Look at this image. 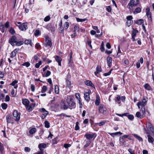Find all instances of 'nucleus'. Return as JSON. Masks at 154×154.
<instances>
[{
  "mask_svg": "<svg viewBox=\"0 0 154 154\" xmlns=\"http://www.w3.org/2000/svg\"><path fill=\"white\" fill-rule=\"evenodd\" d=\"M39 30H36L34 33V35L35 36H38L39 35Z\"/></svg>",
  "mask_w": 154,
  "mask_h": 154,
  "instance_id": "58",
  "label": "nucleus"
},
{
  "mask_svg": "<svg viewBox=\"0 0 154 154\" xmlns=\"http://www.w3.org/2000/svg\"><path fill=\"white\" fill-rule=\"evenodd\" d=\"M42 64V62L39 61L38 63H36L35 65V67L36 68H38Z\"/></svg>",
  "mask_w": 154,
  "mask_h": 154,
  "instance_id": "54",
  "label": "nucleus"
},
{
  "mask_svg": "<svg viewBox=\"0 0 154 154\" xmlns=\"http://www.w3.org/2000/svg\"><path fill=\"white\" fill-rule=\"evenodd\" d=\"M9 32L12 35L14 34L15 32L14 29L12 27H11L10 28Z\"/></svg>",
  "mask_w": 154,
  "mask_h": 154,
  "instance_id": "49",
  "label": "nucleus"
},
{
  "mask_svg": "<svg viewBox=\"0 0 154 154\" xmlns=\"http://www.w3.org/2000/svg\"><path fill=\"white\" fill-rule=\"evenodd\" d=\"M45 125V127L46 128H49L50 127V124L47 121H45L44 122Z\"/></svg>",
  "mask_w": 154,
  "mask_h": 154,
  "instance_id": "43",
  "label": "nucleus"
},
{
  "mask_svg": "<svg viewBox=\"0 0 154 154\" xmlns=\"http://www.w3.org/2000/svg\"><path fill=\"white\" fill-rule=\"evenodd\" d=\"M146 127L148 130L152 131L154 128L152 124L149 122H147L146 124Z\"/></svg>",
  "mask_w": 154,
  "mask_h": 154,
  "instance_id": "15",
  "label": "nucleus"
},
{
  "mask_svg": "<svg viewBox=\"0 0 154 154\" xmlns=\"http://www.w3.org/2000/svg\"><path fill=\"white\" fill-rule=\"evenodd\" d=\"M79 27L77 25H75L74 27V32H76L77 31L78 32L79 31Z\"/></svg>",
  "mask_w": 154,
  "mask_h": 154,
  "instance_id": "46",
  "label": "nucleus"
},
{
  "mask_svg": "<svg viewBox=\"0 0 154 154\" xmlns=\"http://www.w3.org/2000/svg\"><path fill=\"white\" fill-rule=\"evenodd\" d=\"M138 31L137 30L133 29L132 31L131 37H135L136 36L138 32Z\"/></svg>",
  "mask_w": 154,
  "mask_h": 154,
  "instance_id": "30",
  "label": "nucleus"
},
{
  "mask_svg": "<svg viewBox=\"0 0 154 154\" xmlns=\"http://www.w3.org/2000/svg\"><path fill=\"white\" fill-rule=\"evenodd\" d=\"M109 134H110L112 136L114 137L115 135H117L118 134H119L120 135H121L122 134V133L121 132H118L114 133H109Z\"/></svg>",
  "mask_w": 154,
  "mask_h": 154,
  "instance_id": "33",
  "label": "nucleus"
},
{
  "mask_svg": "<svg viewBox=\"0 0 154 154\" xmlns=\"http://www.w3.org/2000/svg\"><path fill=\"white\" fill-rule=\"evenodd\" d=\"M9 42L12 46L16 45L17 46H20L23 44V41H19L16 37L15 35L12 36L9 40Z\"/></svg>",
  "mask_w": 154,
  "mask_h": 154,
  "instance_id": "1",
  "label": "nucleus"
},
{
  "mask_svg": "<svg viewBox=\"0 0 154 154\" xmlns=\"http://www.w3.org/2000/svg\"><path fill=\"white\" fill-rule=\"evenodd\" d=\"M22 65L23 66H26V67H28L30 66V63L28 62H26L23 63Z\"/></svg>",
  "mask_w": 154,
  "mask_h": 154,
  "instance_id": "48",
  "label": "nucleus"
},
{
  "mask_svg": "<svg viewBox=\"0 0 154 154\" xmlns=\"http://www.w3.org/2000/svg\"><path fill=\"white\" fill-rule=\"evenodd\" d=\"M79 122H77L76 123V125L75 126V130L76 131H77L79 130Z\"/></svg>",
  "mask_w": 154,
  "mask_h": 154,
  "instance_id": "52",
  "label": "nucleus"
},
{
  "mask_svg": "<svg viewBox=\"0 0 154 154\" xmlns=\"http://www.w3.org/2000/svg\"><path fill=\"white\" fill-rule=\"evenodd\" d=\"M147 137L148 142L149 143H152L154 142L153 138L149 135H147Z\"/></svg>",
  "mask_w": 154,
  "mask_h": 154,
  "instance_id": "28",
  "label": "nucleus"
},
{
  "mask_svg": "<svg viewBox=\"0 0 154 154\" xmlns=\"http://www.w3.org/2000/svg\"><path fill=\"white\" fill-rule=\"evenodd\" d=\"M90 93L89 92H88L84 94L85 100L88 102L90 100V99L89 95Z\"/></svg>",
  "mask_w": 154,
  "mask_h": 154,
  "instance_id": "20",
  "label": "nucleus"
},
{
  "mask_svg": "<svg viewBox=\"0 0 154 154\" xmlns=\"http://www.w3.org/2000/svg\"><path fill=\"white\" fill-rule=\"evenodd\" d=\"M19 28L22 31L26 30L28 28L27 25L26 23H23L19 26Z\"/></svg>",
  "mask_w": 154,
  "mask_h": 154,
  "instance_id": "12",
  "label": "nucleus"
},
{
  "mask_svg": "<svg viewBox=\"0 0 154 154\" xmlns=\"http://www.w3.org/2000/svg\"><path fill=\"white\" fill-rule=\"evenodd\" d=\"M136 116L137 117L140 118V119H142L144 117L142 114H141L140 112H137L136 114Z\"/></svg>",
  "mask_w": 154,
  "mask_h": 154,
  "instance_id": "32",
  "label": "nucleus"
},
{
  "mask_svg": "<svg viewBox=\"0 0 154 154\" xmlns=\"http://www.w3.org/2000/svg\"><path fill=\"white\" fill-rule=\"evenodd\" d=\"M31 41L30 40H26L25 41L24 43L25 44H29L31 45Z\"/></svg>",
  "mask_w": 154,
  "mask_h": 154,
  "instance_id": "55",
  "label": "nucleus"
},
{
  "mask_svg": "<svg viewBox=\"0 0 154 154\" xmlns=\"http://www.w3.org/2000/svg\"><path fill=\"white\" fill-rule=\"evenodd\" d=\"M10 98L9 96L8 95H7L6 96L5 98V101L6 102H8L9 101Z\"/></svg>",
  "mask_w": 154,
  "mask_h": 154,
  "instance_id": "63",
  "label": "nucleus"
},
{
  "mask_svg": "<svg viewBox=\"0 0 154 154\" xmlns=\"http://www.w3.org/2000/svg\"><path fill=\"white\" fill-rule=\"evenodd\" d=\"M47 87L46 86H43L41 92L42 93H44L45 92L46 90H47Z\"/></svg>",
  "mask_w": 154,
  "mask_h": 154,
  "instance_id": "45",
  "label": "nucleus"
},
{
  "mask_svg": "<svg viewBox=\"0 0 154 154\" xmlns=\"http://www.w3.org/2000/svg\"><path fill=\"white\" fill-rule=\"evenodd\" d=\"M147 98L146 99L145 97H143L142 100L138 102L139 104L140 105V106H146L147 102Z\"/></svg>",
  "mask_w": 154,
  "mask_h": 154,
  "instance_id": "11",
  "label": "nucleus"
},
{
  "mask_svg": "<svg viewBox=\"0 0 154 154\" xmlns=\"http://www.w3.org/2000/svg\"><path fill=\"white\" fill-rule=\"evenodd\" d=\"M55 92L56 94H58L59 92V88L57 85H55Z\"/></svg>",
  "mask_w": 154,
  "mask_h": 154,
  "instance_id": "35",
  "label": "nucleus"
},
{
  "mask_svg": "<svg viewBox=\"0 0 154 154\" xmlns=\"http://www.w3.org/2000/svg\"><path fill=\"white\" fill-rule=\"evenodd\" d=\"M127 19L128 20L132 21L131 20L133 18V17L132 16H129L127 17Z\"/></svg>",
  "mask_w": 154,
  "mask_h": 154,
  "instance_id": "64",
  "label": "nucleus"
},
{
  "mask_svg": "<svg viewBox=\"0 0 154 154\" xmlns=\"http://www.w3.org/2000/svg\"><path fill=\"white\" fill-rule=\"evenodd\" d=\"M91 141L90 140H88L86 142L84 146V147L86 148L91 143Z\"/></svg>",
  "mask_w": 154,
  "mask_h": 154,
  "instance_id": "40",
  "label": "nucleus"
},
{
  "mask_svg": "<svg viewBox=\"0 0 154 154\" xmlns=\"http://www.w3.org/2000/svg\"><path fill=\"white\" fill-rule=\"evenodd\" d=\"M56 61L58 63L59 66H61V61L62 60V59L59 56L56 55L54 57Z\"/></svg>",
  "mask_w": 154,
  "mask_h": 154,
  "instance_id": "14",
  "label": "nucleus"
},
{
  "mask_svg": "<svg viewBox=\"0 0 154 154\" xmlns=\"http://www.w3.org/2000/svg\"><path fill=\"white\" fill-rule=\"evenodd\" d=\"M71 75L69 73H68L66 76V84L67 86L69 88L71 87V82L70 81L71 78Z\"/></svg>",
  "mask_w": 154,
  "mask_h": 154,
  "instance_id": "6",
  "label": "nucleus"
},
{
  "mask_svg": "<svg viewBox=\"0 0 154 154\" xmlns=\"http://www.w3.org/2000/svg\"><path fill=\"white\" fill-rule=\"evenodd\" d=\"M36 131V129L35 128H31L29 131V133L31 134H33L35 133Z\"/></svg>",
  "mask_w": 154,
  "mask_h": 154,
  "instance_id": "37",
  "label": "nucleus"
},
{
  "mask_svg": "<svg viewBox=\"0 0 154 154\" xmlns=\"http://www.w3.org/2000/svg\"><path fill=\"white\" fill-rule=\"evenodd\" d=\"M143 87L149 91H152L153 90L151 87L148 83L145 84Z\"/></svg>",
  "mask_w": 154,
  "mask_h": 154,
  "instance_id": "17",
  "label": "nucleus"
},
{
  "mask_svg": "<svg viewBox=\"0 0 154 154\" xmlns=\"http://www.w3.org/2000/svg\"><path fill=\"white\" fill-rule=\"evenodd\" d=\"M13 116L16 122H18L20 119V113H18V112L16 110H14L13 113Z\"/></svg>",
  "mask_w": 154,
  "mask_h": 154,
  "instance_id": "5",
  "label": "nucleus"
},
{
  "mask_svg": "<svg viewBox=\"0 0 154 154\" xmlns=\"http://www.w3.org/2000/svg\"><path fill=\"white\" fill-rule=\"evenodd\" d=\"M133 23V21L128 20L127 22V24L128 26H129L131 25Z\"/></svg>",
  "mask_w": 154,
  "mask_h": 154,
  "instance_id": "56",
  "label": "nucleus"
},
{
  "mask_svg": "<svg viewBox=\"0 0 154 154\" xmlns=\"http://www.w3.org/2000/svg\"><path fill=\"white\" fill-rule=\"evenodd\" d=\"M22 103L23 104L26 106L29 104V101L27 99H25L22 100Z\"/></svg>",
  "mask_w": 154,
  "mask_h": 154,
  "instance_id": "24",
  "label": "nucleus"
},
{
  "mask_svg": "<svg viewBox=\"0 0 154 154\" xmlns=\"http://www.w3.org/2000/svg\"><path fill=\"white\" fill-rule=\"evenodd\" d=\"M18 82L17 80H15L13 81L10 84V85L13 86H14L15 84L18 83Z\"/></svg>",
  "mask_w": 154,
  "mask_h": 154,
  "instance_id": "51",
  "label": "nucleus"
},
{
  "mask_svg": "<svg viewBox=\"0 0 154 154\" xmlns=\"http://www.w3.org/2000/svg\"><path fill=\"white\" fill-rule=\"evenodd\" d=\"M127 114L128 115L126 116L128 117L129 119L131 120H132L134 118V116L133 115H129V113H128Z\"/></svg>",
  "mask_w": 154,
  "mask_h": 154,
  "instance_id": "41",
  "label": "nucleus"
},
{
  "mask_svg": "<svg viewBox=\"0 0 154 154\" xmlns=\"http://www.w3.org/2000/svg\"><path fill=\"white\" fill-rule=\"evenodd\" d=\"M146 15H147V17L148 18L149 20L151 21L152 20V17L151 15V13L149 12V9L148 8H147L146 9Z\"/></svg>",
  "mask_w": 154,
  "mask_h": 154,
  "instance_id": "19",
  "label": "nucleus"
},
{
  "mask_svg": "<svg viewBox=\"0 0 154 154\" xmlns=\"http://www.w3.org/2000/svg\"><path fill=\"white\" fill-rule=\"evenodd\" d=\"M69 26V24L68 22H66L65 24V28L66 29H67Z\"/></svg>",
  "mask_w": 154,
  "mask_h": 154,
  "instance_id": "61",
  "label": "nucleus"
},
{
  "mask_svg": "<svg viewBox=\"0 0 154 154\" xmlns=\"http://www.w3.org/2000/svg\"><path fill=\"white\" fill-rule=\"evenodd\" d=\"M6 119L7 122L8 123H13L14 121H15V120L13 117L9 115L6 116Z\"/></svg>",
  "mask_w": 154,
  "mask_h": 154,
  "instance_id": "9",
  "label": "nucleus"
},
{
  "mask_svg": "<svg viewBox=\"0 0 154 154\" xmlns=\"http://www.w3.org/2000/svg\"><path fill=\"white\" fill-rule=\"evenodd\" d=\"M31 90L32 92H34L35 90V86L33 84H32L31 85Z\"/></svg>",
  "mask_w": 154,
  "mask_h": 154,
  "instance_id": "59",
  "label": "nucleus"
},
{
  "mask_svg": "<svg viewBox=\"0 0 154 154\" xmlns=\"http://www.w3.org/2000/svg\"><path fill=\"white\" fill-rule=\"evenodd\" d=\"M7 104L5 103H3L1 104V107L3 109H6L7 107Z\"/></svg>",
  "mask_w": 154,
  "mask_h": 154,
  "instance_id": "36",
  "label": "nucleus"
},
{
  "mask_svg": "<svg viewBox=\"0 0 154 154\" xmlns=\"http://www.w3.org/2000/svg\"><path fill=\"white\" fill-rule=\"evenodd\" d=\"M87 41L88 45H89L91 48H92V45H91V40L89 39L88 38Z\"/></svg>",
  "mask_w": 154,
  "mask_h": 154,
  "instance_id": "60",
  "label": "nucleus"
},
{
  "mask_svg": "<svg viewBox=\"0 0 154 154\" xmlns=\"http://www.w3.org/2000/svg\"><path fill=\"white\" fill-rule=\"evenodd\" d=\"M35 104L34 103L31 104L30 105L29 104L26 106V108L29 112H31L32 111L33 109L35 107Z\"/></svg>",
  "mask_w": 154,
  "mask_h": 154,
  "instance_id": "10",
  "label": "nucleus"
},
{
  "mask_svg": "<svg viewBox=\"0 0 154 154\" xmlns=\"http://www.w3.org/2000/svg\"><path fill=\"white\" fill-rule=\"evenodd\" d=\"M76 19L78 22H83L87 20L86 18L82 19L79 18H76Z\"/></svg>",
  "mask_w": 154,
  "mask_h": 154,
  "instance_id": "39",
  "label": "nucleus"
},
{
  "mask_svg": "<svg viewBox=\"0 0 154 154\" xmlns=\"http://www.w3.org/2000/svg\"><path fill=\"white\" fill-rule=\"evenodd\" d=\"M51 74V72L49 71H47L45 75H43L42 76L43 77H47L50 75Z\"/></svg>",
  "mask_w": 154,
  "mask_h": 154,
  "instance_id": "42",
  "label": "nucleus"
},
{
  "mask_svg": "<svg viewBox=\"0 0 154 154\" xmlns=\"http://www.w3.org/2000/svg\"><path fill=\"white\" fill-rule=\"evenodd\" d=\"M143 20L142 19H140L137 20H134L135 23L139 25H140L143 23Z\"/></svg>",
  "mask_w": 154,
  "mask_h": 154,
  "instance_id": "25",
  "label": "nucleus"
},
{
  "mask_svg": "<svg viewBox=\"0 0 154 154\" xmlns=\"http://www.w3.org/2000/svg\"><path fill=\"white\" fill-rule=\"evenodd\" d=\"M100 102V99L99 95L96 96V99L95 101V104L96 106H98Z\"/></svg>",
  "mask_w": 154,
  "mask_h": 154,
  "instance_id": "23",
  "label": "nucleus"
},
{
  "mask_svg": "<svg viewBox=\"0 0 154 154\" xmlns=\"http://www.w3.org/2000/svg\"><path fill=\"white\" fill-rule=\"evenodd\" d=\"M59 32L61 33H63L64 32V28L62 26H61L60 27V28L59 29Z\"/></svg>",
  "mask_w": 154,
  "mask_h": 154,
  "instance_id": "47",
  "label": "nucleus"
},
{
  "mask_svg": "<svg viewBox=\"0 0 154 154\" xmlns=\"http://www.w3.org/2000/svg\"><path fill=\"white\" fill-rule=\"evenodd\" d=\"M19 50V48H16L10 54V57L11 58H13L16 55L17 53Z\"/></svg>",
  "mask_w": 154,
  "mask_h": 154,
  "instance_id": "13",
  "label": "nucleus"
},
{
  "mask_svg": "<svg viewBox=\"0 0 154 154\" xmlns=\"http://www.w3.org/2000/svg\"><path fill=\"white\" fill-rule=\"evenodd\" d=\"M112 58L111 57L108 56L107 57V62L108 66L110 67L112 66Z\"/></svg>",
  "mask_w": 154,
  "mask_h": 154,
  "instance_id": "16",
  "label": "nucleus"
},
{
  "mask_svg": "<svg viewBox=\"0 0 154 154\" xmlns=\"http://www.w3.org/2000/svg\"><path fill=\"white\" fill-rule=\"evenodd\" d=\"M100 49L101 51H103L104 50V44L103 42H102V43L101 44V46L100 48Z\"/></svg>",
  "mask_w": 154,
  "mask_h": 154,
  "instance_id": "53",
  "label": "nucleus"
},
{
  "mask_svg": "<svg viewBox=\"0 0 154 154\" xmlns=\"http://www.w3.org/2000/svg\"><path fill=\"white\" fill-rule=\"evenodd\" d=\"M99 112L103 115H106L108 113V111L104 105L100 104L99 107Z\"/></svg>",
  "mask_w": 154,
  "mask_h": 154,
  "instance_id": "3",
  "label": "nucleus"
},
{
  "mask_svg": "<svg viewBox=\"0 0 154 154\" xmlns=\"http://www.w3.org/2000/svg\"><path fill=\"white\" fill-rule=\"evenodd\" d=\"M72 52H70V55L68 58V64H69L71 62V59L72 58Z\"/></svg>",
  "mask_w": 154,
  "mask_h": 154,
  "instance_id": "38",
  "label": "nucleus"
},
{
  "mask_svg": "<svg viewBox=\"0 0 154 154\" xmlns=\"http://www.w3.org/2000/svg\"><path fill=\"white\" fill-rule=\"evenodd\" d=\"M112 70H111L109 72L107 73H104L103 74V75L105 76H107L109 75L111 73V71Z\"/></svg>",
  "mask_w": 154,
  "mask_h": 154,
  "instance_id": "62",
  "label": "nucleus"
},
{
  "mask_svg": "<svg viewBox=\"0 0 154 154\" xmlns=\"http://www.w3.org/2000/svg\"><path fill=\"white\" fill-rule=\"evenodd\" d=\"M45 40L47 45L50 47H51L52 46V42L49 37L48 36H46Z\"/></svg>",
  "mask_w": 154,
  "mask_h": 154,
  "instance_id": "18",
  "label": "nucleus"
},
{
  "mask_svg": "<svg viewBox=\"0 0 154 154\" xmlns=\"http://www.w3.org/2000/svg\"><path fill=\"white\" fill-rule=\"evenodd\" d=\"M140 110L142 115L144 117L146 113L145 108L144 107H142Z\"/></svg>",
  "mask_w": 154,
  "mask_h": 154,
  "instance_id": "31",
  "label": "nucleus"
},
{
  "mask_svg": "<svg viewBox=\"0 0 154 154\" xmlns=\"http://www.w3.org/2000/svg\"><path fill=\"white\" fill-rule=\"evenodd\" d=\"M102 71V69L101 66L98 65L96 68V71L94 72L95 74L97 75V74L99 73Z\"/></svg>",
  "mask_w": 154,
  "mask_h": 154,
  "instance_id": "21",
  "label": "nucleus"
},
{
  "mask_svg": "<svg viewBox=\"0 0 154 154\" xmlns=\"http://www.w3.org/2000/svg\"><path fill=\"white\" fill-rule=\"evenodd\" d=\"M86 85L87 86L92 87L95 88L94 85H93L92 82L89 80H87L85 82Z\"/></svg>",
  "mask_w": 154,
  "mask_h": 154,
  "instance_id": "22",
  "label": "nucleus"
},
{
  "mask_svg": "<svg viewBox=\"0 0 154 154\" xmlns=\"http://www.w3.org/2000/svg\"><path fill=\"white\" fill-rule=\"evenodd\" d=\"M128 151L130 153V154H134V150H133L131 148H129L128 150Z\"/></svg>",
  "mask_w": 154,
  "mask_h": 154,
  "instance_id": "50",
  "label": "nucleus"
},
{
  "mask_svg": "<svg viewBox=\"0 0 154 154\" xmlns=\"http://www.w3.org/2000/svg\"><path fill=\"white\" fill-rule=\"evenodd\" d=\"M133 135L137 139H138L139 140V141H143V139L142 138L138 136L137 134H134Z\"/></svg>",
  "mask_w": 154,
  "mask_h": 154,
  "instance_id": "34",
  "label": "nucleus"
},
{
  "mask_svg": "<svg viewBox=\"0 0 154 154\" xmlns=\"http://www.w3.org/2000/svg\"><path fill=\"white\" fill-rule=\"evenodd\" d=\"M67 103L68 105V106L71 107L75 106V103L73 101V100L70 97H68L67 100Z\"/></svg>",
  "mask_w": 154,
  "mask_h": 154,
  "instance_id": "7",
  "label": "nucleus"
},
{
  "mask_svg": "<svg viewBox=\"0 0 154 154\" xmlns=\"http://www.w3.org/2000/svg\"><path fill=\"white\" fill-rule=\"evenodd\" d=\"M139 0H130L128 4L129 8L131 10H132L133 7L137 6L139 4Z\"/></svg>",
  "mask_w": 154,
  "mask_h": 154,
  "instance_id": "2",
  "label": "nucleus"
},
{
  "mask_svg": "<svg viewBox=\"0 0 154 154\" xmlns=\"http://www.w3.org/2000/svg\"><path fill=\"white\" fill-rule=\"evenodd\" d=\"M61 107L64 109H66L68 107V106L66 104L65 102H63L61 104Z\"/></svg>",
  "mask_w": 154,
  "mask_h": 154,
  "instance_id": "26",
  "label": "nucleus"
},
{
  "mask_svg": "<svg viewBox=\"0 0 154 154\" xmlns=\"http://www.w3.org/2000/svg\"><path fill=\"white\" fill-rule=\"evenodd\" d=\"M50 19V17L49 16H47L45 17L44 19V20L45 22L49 21Z\"/></svg>",
  "mask_w": 154,
  "mask_h": 154,
  "instance_id": "57",
  "label": "nucleus"
},
{
  "mask_svg": "<svg viewBox=\"0 0 154 154\" xmlns=\"http://www.w3.org/2000/svg\"><path fill=\"white\" fill-rule=\"evenodd\" d=\"M106 123V121H103L100 122L98 123H97V124L99 126H103Z\"/></svg>",
  "mask_w": 154,
  "mask_h": 154,
  "instance_id": "44",
  "label": "nucleus"
},
{
  "mask_svg": "<svg viewBox=\"0 0 154 154\" xmlns=\"http://www.w3.org/2000/svg\"><path fill=\"white\" fill-rule=\"evenodd\" d=\"M39 111L43 113V114L41 116V117L42 119H44L48 114V112L46 111L44 108H40L39 109Z\"/></svg>",
  "mask_w": 154,
  "mask_h": 154,
  "instance_id": "4",
  "label": "nucleus"
},
{
  "mask_svg": "<svg viewBox=\"0 0 154 154\" xmlns=\"http://www.w3.org/2000/svg\"><path fill=\"white\" fill-rule=\"evenodd\" d=\"M141 11V9L140 7L137 8L135 10V11H134L133 13L134 14H135L137 13H140Z\"/></svg>",
  "mask_w": 154,
  "mask_h": 154,
  "instance_id": "29",
  "label": "nucleus"
},
{
  "mask_svg": "<svg viewBox=\"0 0 154 154\" xmlns=\"http://www.w3.org/2000/svg\"><path fill=\"white\" fill-rule=\"evenodd\" d=\"M46 144L44 143H42L38 145V147L41 151H42V148H45L46 147Z\"/></svg>",
  "mask_w": 154,
  "mask_h": 154,
  "instance_id": "27",
  "label": "nucleus"
},
{
  "mask_svg": "<svg viewBox=\"0 0 154 154\" xmlns=\"http://www.w3.org/2000/svg\"><path fill=\"white\" fill-rule=\"evenodd\" d=\"M96 136V134L95 133H93L92 134L86 133L85 135V137L88 140H90L91 139H94Z\"/></svg>",
  "mask_w": 154,
  "mask_h": 154,
  "instance_id": "8",
  "label": "nucleus"
}]
</instances>
